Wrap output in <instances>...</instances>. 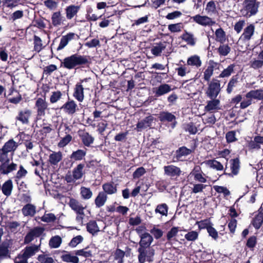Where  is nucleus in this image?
<instances>
[{"instance_id": "13d9d810", "label": "nucleus", "mask_w": 263, "mask_h": 263, "mask_svg": "<svg viewBox=\"0 0 263 263\" xmlns=\"http://www.w3.org/2000/svg\"><path fill=\"white\" fill-rule=\"evenodd\" d=\"M55 216L52 213L45 214L42 217L41 220L42 221L45 222H53L55 220Z\"/></svg>"}, {"instance_id": "c9c22d12", "label": "nucleus", "mask_w": 263, "mask_h": 263, "mask_svg": "<svg viewBox=\"0 0 263 263\" xmlns=\"http://www.w3.org/2000/svg\"><path fill=\"white\" fill-rule=\"evenodd\" d=\"M263 222V213L258 212L252 220V224L257 229H259Z\"/></svg>"}, {"instance_id": "864d4df0", "label": "nucleus", "mask_w": 263, "mask_h": 263, "mask_svg": "<svg viewBox=\"0 0 263 263\" xmlns=\"http://www.w3.org/2000/svg\"><path fill=\"white\" fill-rule=\"evenodd\" d=\"M179 231V228L177 227H173L167 233L166 238L168 240H171L176 236Z\"/></svg>"}, {"instance_id": "a18cd8bd", "label": "nucleus", "mask_w": 263, "mask_h": 263, "mask_svg": "<svg viewBox=\"0 0 263 263\" xmlns=\"http://www.w3.org/2000/svg\"><path fill=\"white\" fill-rule=\"evenodd\" d=\"M206 163L211 168L217 171H222L223 169V165L215 160H210L206 162Z\"/></svg>"}, {"instance_id": "5fc2aeb1", "label": "nucleus", "mask_w": 263, "mask_h": 263, "mask_svg": "<svg viewBox=\"0 0 263 263\" xmlns=\"http://www.w3.org/2000/svg\"><path fill=\"white\" fill-rule=\"evenodd\" d=\"M182 27L181 23L171 24L168 26V29L172 32H178L181 31Z\"/></svg>"}, {"instance_id": "2eb2a0df", "label": "nucleus", "mask_w": 263, "mask_h": 263, "mask_svg": "<svg viewBox=\"0 0 263 263\" xmlns=\"http://www.w3.org/2000/svg\"><path fill=\"white\" fill-rule=\"evenodd\" d=\"M246 98H250L257 101H263V89L252 90L246 95Z\"/></svg>"}, {"instance_id": "c03bdc74", "label": "nucleus", "mask_w": 263, "mask_h": 263, "mask_svg": "<svg viewBox=\"0 0 263 263\" xmlns=\"http://www.w3.org/2000/svg\"><path fill=\"white\" fill-rule=\"evenodd\" d=\"M168 206L165 203H162L157 205L155 212L159 213L162 216H167L168 213Z\"/></svg>"}, {"instance_id": "4468645a", "label": "nucleus", "mask_w": 263, "mask_h": 263, "mask_svg": "<svg viewBox=\"0 0 263 263\" xmlns=\"http://www.w3.org/2000/svg\"><path fill=\"white\" fill-rule=\"evenodd\" d=\"M68 204L77 214H83V211L85 209L79 201L74 198L70 199Z\"/></svg>"}, {"instance_id": "1a4fd4ad", "label": "nucleus", "mask_w": 263, "mask_h": 263, "mask_svg": "<svg viewBox=\"0 0 263 263\" xmlns=\"http://www.w3.org/2000/svg\"><path fill=\"white\" fill-rule=\"evenodd\" d=\"M172 90L171 86L167 84H162L158 87L153 88V92L155 94V96L157 97L168 93Z\"/></svg>"}, {"instance_id": "9d476101", "label": "nucleus", "mask_w": 263, "mask_h": 263, "mask_svg": "<svg viewBox=\"0 0 263 263\" xmlns=\"http://www.w3.org/2000/svg\"><path fill=\"white\" fill-rule=\"evenodd\" d=\"M61 109L68 115H73L78 109V106L73 100H69L63 104Z\"/></svg>"}, {"instance_id": "4c0bfd02", "label": "nucleus", "mask_w": 263, "mask_h": 263, "mask_svg": "<svg viewBox=\"0 0 263 263\" xmlns=\"http://www.w3.org/2000/svg\"><path fill=\"white\" fill-rule=\"evenodd\" d=\"M52 24L54 26H58L61 25L62 16L60 11L54 12L51 16Z\"/></svg>"}, {"instance_id": "e2e57ef3", "label": "nucleus", "mask_w": 263, "mask_h": 263, "mask_svg": "<svg viewBox=\"0 0 263 263\" xmlns=\"http://www.w3.org/2000/svg\"><path fill=\"white\" fill-rule=\"evenodd\" d=\"M227 141L229 143L235 141L237 139L236 138V133L234 131H230L228 132L226 135Z\"/></svg>"}, {"instance_id": "09e8293b", "label": "nucleus", "mask_w": 263, "mask_h": 263, "mask_svg": "<svg viewBox=\"0 0 263 263\" xmlns=\"http://www.w3.org/2000/svg\"><path fill=\"white\" fill-rule=\"evenodd\" d=\"M231 169L233 175H236L238 173L239 170V162L238 159H235L231 160Z\"/></svg>"}, {"instance_id": "f704fd0d", "label": "nucleus", "mask_w": 263, "mask_h": 263, "mask_svg": "<svg viewBox=\"0 0 263 263\" xmlns=\"http://www.w3.org/2000/svg\"><path fill=\"white\" fill-rule=\"evenodd\" d=\"M62 241V238L59 236H53L49 240V246L52 249L58 248L60 246Z\"/></svg>"}, {"instance_id": "bf43d9fd", "label": "nucleus", "mask_w": 263, "mask_h": 263, "mask_svg": "<svg viewBox=\"0 0 263 263\" xmlns=\"http://www.w3.org/2000/svg\"><path fill=\"white\" fill-rule=\"evenodd\" d=\"M62 97V93L60 91H54L50 97V102L51 103H55L59 101Z\"/></svg>"}, {"instance_id": "6ab92c4d", "label": "nucleus", "mask_w": 263, "mask_h": 263, "mask_svg": "<svg viewBox=\"0 0 263 263\" xmlns=\"http://www.w3.org/2000/svg\"><path fill=\"white\" fill-rule=\"evenodd\" d=\"M18 147V144L15 142L13 139H10L6 142L2 148L7 153H10L13 156L14 151Z\"/></svg>"}, {"instance_id": "aec40b11", "label": "nucleus", "mask_w": 263, "mask_h": 263, "mask_svg": "<svg viewBox=\"0 0 263 263\" xmlns=\"http://www.w3.org/2000/svg\"><path fill=\"white\" fill-rule=\"evenodd\" d=\"M261 145H263V136H257L249 143V147L251 149H259Z\"/></svg>"}, {"instance_id": "4be33fe9", "label": "nucleus", "mask_w": 263, "mask_h": 263, "mask_svg": "<svg viewBox=\"0 0 263 263\" xmlns=\"http://www.w3.org/2000/svg\"><path fill=\"white\" fill-rule=\"evenodd\" d=\"M107 199V196L103 192H99L98 195L95 199L96 206L98 208L104 205Z\"/></svg>"}, {"instance_id": "72a5a7b5", "label": "nucleus", "mask_w": 263, "mask_h": 263, "mask_svg": "<svg viewBox=\"0 0 263 263\" xmlns=\"http://www.w3.org/2000/svg\"><path fill=\"white\" fill-rule=\"evenodd\" d=\"M159 120L162 122H172L176 117L174 115L168 112H161L159 115Z\"/></svg>"}, {"instance_id": "393cba45", "label": "nucleus", "mask_w": 263, "mask_h": 263, "mask_svg": "<svg viewBox=\"0 0 263 263\" xmlns=\"http://www.w3.org/2000/svg\"><path fill=\"white\" fill-rule=\"evenodd\" d=\"M103 192L108 195L114 194L117 193V185L113 182L105 183L102 185Z\"/></svg>"}, {"instance_id": "3c124183", "label": "nucleus", "mask_w": 263, "mask_h": 263, "mask_svg": "<svg viewBox=\"0 0 263 263\" xmlns=\"http://www.w3.org/2000/svg\"><path fill=\"white\" fill-rule=\"evenodd\" d=\"M149 232L156 239L161 238L163 234V231L161 229H158L156 226H154Z\"/></svg>"}, {"instance_id": "412c9836", "label": "nucleus", "mask_w": 263, "mask_h": 263, "mask_svg": "<svg viewBox=\"0 0 263 263\" xmlns=\"http://www.w3.org/2000/svg\"><path fill=\"white\" fill-rule=\"evenodd\" d=\"M17 164L13 162L9 164V162H4L0 166V169L2 173L4 174H8L11 172L16 170Z\"/></svg>"}, {"instance_id": "37998d69", "label": "nucleus", "mask_w": 263, "mask_h": 263, "mask_svg": "<svg viewBox=\"0 0 263 263\" xmlns=\"http://www.w3.org/2000/svg\"><path fill=\"white\" fill-rule=\"evenodd\" d=\"M191 152V149L185 147H180L176 152V158L178 160H180L182 157L187 156L190 154Z\"/></svg>"}, {"instance_id": "7c9ffc66", "label": "nucleus", "mask_w": 263, "mask_h": 263, "mask_svg": "<svg viewBox=\"0 0 263 263\" xmlns=\"http://www.w3.org/2000/svg\"><path fill=\"white\" fill-rule=\"evenodd\" d=\"M166 43L165 42H162L157 44L152 47V53L156 56L159 55L162 51L166 48Z\"/></svg>"}, {"instance_id": "20e7f679", "label": "nucleus", "mask_w": 263, "mask_h": 263, "mask_svg": "<svg viewBox=\"0 0 263 263\" xmlns=\"http://www.w3.org/2000/svg\"><path fill=\"white\" fill-rule=\"evenodd\" d=\"M220 89L219 81L217 80H213L209 84L206 94L211 99L215 98L220 92Z\"/></svg>"}, {"instance_id": "f3484780", "label": "nucleus", "mask_w": 263, "mask_h": 263, "mask_svg": "<svg viewBox=\"0 0 263 263\" xmlns=\"http://www.w3.org/2000/svg\"><path fill=\"white\" fill-rule=\"evenodd\" d=\"M80 9V6L71 5L67 6L65 9L66 18L68 20H71L74 16L77 15Z\"/></svg>"}, {"instance_id": "423d86ee", "label": "nucleus", "mask_w": 263, "mask_h": 263, "mask_svg": "<svg viewBox=\"0 0 263 263\" xmlns=\"http://www.w3.org/2000/svg\"><path fill=\"white\" fill-rule=\"evenodd\" d=\"M255 26L253 24H250L243 30L242 34L239 39V42H248L254 34Z\"/></svg>"}, {"instance_id": "774afa93", "label": "nucleus", "mask_w": 263, "mask_h": 263, "mask_svg": "<svg viewBox=\"0 0 263 263\" xmlns=\"http://www.w3.org/2000/svg\"><path fill=\"white\" fill-rule=\"evenodd\" d=\"M44 5L49 9H55L58 6V3L53 0H46L44 2Z\"/></svg>"}, {"instance_id": "f03ea898", "label": "nucleus", "mask_w": 263, "mask_h": 263, "mask_svg": "<svg viewBox=\"0 0 263 263\" xmlns=\"http://www.w3.org/2000/svg\"><path fill=\"white\" fill-rule=\"evenodd\" d=\"M90 58L87 56H83L78 54H73L66 58L64 60V66H75L89 63Z\"/></svg>"}, {"instance_id": "6e6552de", "label": "nucleus", "mask_w": 263, "mask_h": 263, "mask_svg": "<svg viewBox=\"0 0 263 263\" xmlns=\"http://www.w3.org/2000/svg\"><path fill=\"white\" fill-rule=\"evenodd\" d=\"M164 174L171 177H178L181 173L180 168L174 165H169L164 166Z\"/></svg>"}, {"instance_id": "c85d7f7f", "label": "nucleus", "mask_w": 263, "mask_h": 263, "mask_svg": "<svg viewBox=\"0 0 263 263\" xmlns=\"http://www.w3.org/2000/svg\"><path fill=\"white\" fill-rule=\"evenodd\" d=\"M13 189V183L11 180L5 181L2 186V191L4 195L9 196L11 194Z\"/></svg>"}, {"instance_id": "49530a36", "label": "nucleus", "mask_w": 263, "mask_h": 263, "mask_svg": "<svg viewBox=\"0 0 263 263\" xmlns=\"http://www.w3.org/2000/svg\"><path fill=\"white\" fill-rule=\"evenodd\" d=\"M216 40L221 43H223L226 40V34L221 28L217 29L215 31Z\"/></svg>"}, {"instance_id": "e433bc0d", "label": "nucleus", "mask_w": 263, "mask_h": 263, "mask_svg": "<svg viewBox=\"0 0 263 263\" xmlns=\"http://www.w3.org/2000/svg\"><path fill=\"white\" fill-rule=\"evenodd\" d=\"M63 261L67 262L78 263L79 261V258L76 256L71 255L69 253H65L61 256Z\"/></svg>"}, {"instance_id": "052dcab7", "label": "nucleus", "mask_w": 263, "mask_h": 263, "mask_svg": "<svg viewBox=\"0 0 263 263\" xmlns=\"http://www.w3.org/2000/svg\"><path fill=\"white\" fill-rule=\"evenodd\" d=\"M72 137L70 135H67L63 138L58 143V146L63 147L67 145L71 140Z\"/></svg>"}, {"instance_id": "a211bd4d", "label": "nucleus", "mask_w": 263, "mask_h": 263, "mask_svg": "<svg viewBox=\"0 0 263 263\" xmlns=\"http://www.w3.org/2000/svg\"><path fill=\"white\" fill-rule=\"evenodd\" d=\"M76 34L73 32H70L66 35L63 36L60 40L59 46L57 48L58 50L63 49L69 41L73 39Z\"/></svg>"}, {"instance_id": "ea45409f", "label": "nucleus", "mask_w": 263, "mask_h": 263, "mask_svg": "<svg viewBox=\"0 0 263 263\" xmlns=\"http://www.w3.org/2000/svg\"><path fill=\"white\" fill-rule=\"evenodd\" d=\"M205 10L206 13L209 15L216 13V6L215 2L213 1L209 2L206 5Z\"/></svg>"}, {"instance_id": "603ef678", "label": "nucleus", "mask_w": 263, "mask_h": 263, "mask_svg": "<svg viewBox=\"0 0 263 263\" xmlns=\"http://www.w3.org/2000/svg\"><path fill=\"white\" fill-rule=\"evenodd\" d=\"M230 47L228 45L226 44L221 45L218 48L219 54L223 56L227 55L230 52Z\"/></svg>"}, {"instance_id": "dca6fc26", "label": "nucleus", "mask_w": 263, "mask_h": 263, "mask_svg": "<svg viewBox=\"0 0 263 263\" xmlns=\"http://www.w3.org/2000/svg\"><path fill=\"white\" fill-rule=\"evenodd\" d=\"M79 136L85 146H89L93 142L94 138L87 132L80 131Z\"/></svg>"}, {"instance_id": "6e6d98bb", "label": "nucleus", "mask_w": 263, "mask_h": 263, "mask_svg": "<svg viewBox=\"0 0 263 263\" xmlns=\"http://www.w3.org/2000/svg\"><path fill=\"white\" fill-rule=\"evenodd\" d=\"M193 187L192 188V192L195 194L202 192L203 190L206 187V185L203 184H193Z\"/></svg>"}, {"instance_id": "de8ad7c7", "label": "nucleus", "mask_w": 263, "mask_h": 263, "mask_svg": "<svg viewBox=\"0 0 263 263\" xmlns=\"http://www.w3.org/2000/svg\"><path fill=\"white\" fill-rule=\"evenodd\" d=\"M187 64L189 65L200 66L201 62L199 56L194 55L188 59Z\"/></svg>"}, {"instance_id": "0e129e2a", "label": "nucleus", "mask_w": 263, "mask_h": 263, "mask_svg": "<svg viewBox=\"0 0 263 263\" xmlns=\"http://www.w3.org/2000/svg\"><path fill=\"white\" fill-rule=\"evenodd\" d=\"M213 188L217 192L219 193H223L224 196H227L230 194L229 191L226 187L215 185Z\"/></svg>"}, {"instance_id": "4d7b16f0", "label": "nucleus", "mask_w": 263, "mask_h": 263, "mask_svg": "<svg viewBox=\"0 0 263 263\" xmlns=\"http://www.w3.org/2000/svg\"><path fill=\"white\" fill-rule=\"evenodd\" d=\"M185 238L188 241H195L198 237V233L195 231H192L185 235Z\"/></svg>"}, {"instance_id": "bb28decb", "label": "nucleus", "mask_w": 263, "mask_h": 263, "mask_svg": "<svg viewBox=\"0 0 263 263\" xmlns=\"http://www.w3.org/2000/svg\"><path fill=\"white\" fill-rule=\"evenodd\" d=\"M22 212L25 216L32 217L36 213V207L33 204H27L23 208Z\"/></svg>"}, {"instance_id": "8fccbe9b", "label": "nucleus", "mask_w": 263, "mask_h": 263, "mask_svg": "<svg viewBox=\"0 0 263 263\" xmlns=\"http://www.w3.org/2000/svg\"><path fill=\"white\" fill-rule=\"evenodd\" d=\"M37 260L41 263H53L54 259L47 254H41L37 256Z\"/></svg>"}, {"instance_id": "338daca9", "label": "nucleus", "mask_w": 263, "mask_h": 263, "mask_svg": "<svg viewBox=\"0 0 263 263\" xmlns=\"http://www.w3.org/2000/svg\"><path fill=\"white\" fill-rule=\"evenodd\" d=\"M184 128L185 130L188 131L191 134H195L197 132L196 127L193 123H189L186 124Z\"/></svg>"}, {"instance_id": "473e14b6", "label": "nucleus", "mask_w": 263, "mask_h": 263, "mask_svg": "<svg viewBox=\"0 0 263 263\" xmlns=\"http://www.w3.org/2000/svg\"><path fill=\"white\" fill-rule=\"evenodd\" d=\"M86 154V151L84 149H78L73 152L70 155V158L74 161H80L83 160Z\"/></svg>"}, {"instance_id": "b1692460", "label": "nucleus", "mask_w": 263, "mask_h": 263, "mask_svg": "<svg viewBox=\"0 0 263 263\" xmlns=\"http://www.w3.org/2000/svg\"><path fill=\"white\" fill-rule=\"evenodd\" d=\"M73 97L79 101L82 102L84 100V88L82 84H77L73 92Z\"/></svg>"}, {"instance_id": "c756f323", "label": "nucleus", "mask_w": 263, "mask_h": 263, "mask_svg": "<svg viewBox=\"0 0 263 263\" xmlns=\"http://www.w3.org/2000/svg\"><path fill=\"white\" fill-rule=\"evenodd\" d=\"M85 165L82 163L78 164L72 171L73 177L77 180L80 179L84 175L83 169Z\"/></svg>"}, {"instance_id": "2f4dec72", "label": "nucleus", "mask_w": 263, "mask_h": 263, "mask_svg": "<svg viewBox=\"0 0 263 263\" xmlns=\"http://www.w3.org/2000/svg\"><path fill=\"white\" fill-rule=\"evenodd\" d=\"M87 231L94 235L100 231V228L96 221L92 220L87 223L86 226Z\"/></svg>"}, {"instance_id": "0eeeda50", "label": "nucleus", "mask_w": 263, "mask_h": 263, "mask_svg": "<svg viewBox=\"0 0 263 263\" xmlns=\"http://www.w3.org/2000/svg\"><path fill=\"white\" fill-rule=\"evenodd\" d=\"M35 106L36 108L38 116H43L45 114V110L48 108V103L45 97L37 98L35 102Z\"/></svg>"}, {"instance_id": "a19ab883", "label": "nucleus", "mask_w": 263, "mask_h": 263, "mask_svg": "<svg viewBox=\"0 0 263 263\" xmlns=\"http://www.w3.org/2000/svg\"><path fill=\"white\" fill-rule=\"evenodd\" d=\"M203 116L202 121L205 124H207L208 126H211L215 123L216 118L214 115L204 114Z\"/></svg>"}, {"instance_id": "680f3d73", "label": "nucleus", "mask_w": 263, "mask_h": 263, "mask_svg": "<svg viewBox=\"0 0 263 263\" xmlns=\"http://www.w3.org/2000/svg\"><path fill=\"white\" fill-rule=\"evenodd\" d=\"M10 160L8 158V153L2 148H0V162L4 163L9 162Z\"/></svg>"}, {"instance_id": "a878e982", "label": "nucleus", "mask_w": 263, "mask_h": 263, "mask_svg": "<svg viewBox=\"0 0 263 263\" xmlns=\"http://www.w3.org/2000/svg\"><path fill=\"white\" fill-rule=\"evenodd\" d=\"M62 153L61 152H52L49 156L48 161L51 165H57L62 159Z\"/></svg>"}, {"instance_id": "69168bd1", "label": "nucleus", "mask_w": 263, "mask_h": 263, "mask_svg": "<svg viewBox=\"0 0 263 263\" xmlns=\"http://www.w3.org/2000/svg\"><path fill=\"white\" fill-rule=\"evenodd\" d=\"M83 240V237L78 235L73 238L69 243V246L71 247H75L77 245L82 242Z\"/></svg>"}, {"instance_id": "58836bf2", "label": "nucleus", "mask_w": 263, "mask_h": 263, "mask_svg": "<svg viewBox=\"0 0 263 263\" xmlns=\"http://www.w3.org/2000/svg\"><path fill=\"white\" fill-rule=\"evenodd\" d=\"M182 40L187 43V44L194 46L196 43V39L192 33L185 32L182 34Z\"/></svg>"}, {"instance_id": "ddd939ff", "label": "nucleus", "mask_w": 263, "mask_h": 263, "mask_svg": "<svg viewBox=\"0 0 263 263\" xmlns=\"http://www.w3.org/2000/svg\"><path fill=\"white\" fill-rule=\"evenodd\" d=\"M219 109H220V101L218 99L207 101V104L204 107V110L210 112H214Z\"/></svg>"}, {"instance_id": "7ed1b4c3", "label": "nucleus", "mask_w": 263, "mask_h": 263, "mask_svg": "<svg viewBox=\"0 0 263 263\" xmlns=\"http://www.w3.org/2000/svg\"><path fill=\"white\" fill-rule=\"evenodd\" d=\"M138 258L139 263L150 262L153 260L155 254L154 250L152 248H139Z\"/></svg>"}, {"instance_id": "79ce46f5", "label": "nucleus", "mask_w": 263, "mask_h": 263, "mask_svg": "<svg viewBox=\"0 0 263 263\" xmlns=\"http://www.w3.org/2000/svg\"><path fill=\"white\" fill-rule=\"evenodd\" d=\"M80 194L83 199L87 200L91 198L92 192L90 189L83 186L80 189Z\"/></svg>"}, {"instance_id": "39448f33", "label": "nucleus", "mask_w": 263, "mask_h": 263, "mask_svg": "<svg viewBox=\"0 0 263 263\" xmlns=\"http://www.w3.org/2000/svg\"><path fill=\"white\" fill-rule=\"evenodd\" d=\"M191 19L197 24L202 26H212L216 24L211 17L206 15H195L191 17Z\"/></svg>"}, {"instance_id": "5701e85b", "label": "nucleus", "mask_w": 263, "mask_h": 263, "mask_svg": "<svg viewBox=\"0 0 263 263\" xmlns=\"http://www.w3.org/2000/svg\"><path fill=\"white\" fill-rule=\"evenodd\" d=\"M39 251V247L35 245L26 247L21 253L28 259Z\"/></svg>"}, {"instance_id": "9b49d317", "label": "nucleus", "mask_w": 263, "mask_h": 263, "mask_svg": "<svg viewBox=\"0 0 263 263\" xmlns=\"http://www.w3.org/2000/svg\"><path fill=\"white\" fill-rule=\"evenodd\" d=\"M31 115V111L29 109H25L20 111L16 119L24 124L29 123V119Z\"/></svg>"}, {"instance_id": "cd10ccee", "label": "nucleus", "mask_w": 263, "mask_h": 263, "mask_svg": "<svg viewBox=\"0 0 263 263\" xmlns=\"http://www.w3.org/2000/svg\"><path fill=\"white\" fill-rule=\"evenodd\" d=\"M152 121V117L149 116L145 118L143 120L139 121L137 124V131H141L143 129L149 127L151 125Z\"/></svg>"}, {"instance_id": "f257e3e1", "label": "nucleus", "mask_w": 263, "mask_h": 263, "mask_svg": "<svg viewBox=\"0 0 263 263\" xmlns=\"http://www.w3.org/2000/svg\"><path fill=\"white\" fill-rule=\"evenodd\" d=\"M260 2L257 0H245L242 4L240 12L246 17H250L255 15L258 11Z\"/></svg>"}, {"instance_id": "f8f14e48", "label": "nucleus", "mask_w": 263, "mask_h": 263, "mask_svg": "<svg viewBox=\"0 0 263 263\" xmlns=\"http://www.w3.org/2000/svg\"><path fill=\"white\" fill-rule=\"evenodd\" d=\"M141 240L139 242V248H150L149 246L153 241L152 236L148 233L141 234L140 236Z\"/></svg>"}]
</instances>
